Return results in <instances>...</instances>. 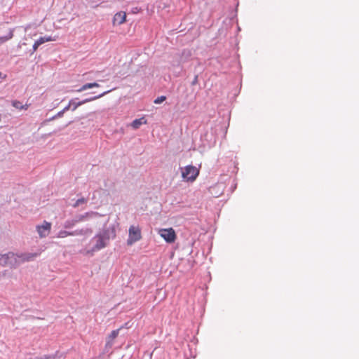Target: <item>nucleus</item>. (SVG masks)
<instances>
[{
  "instance_id": "nucleus-15",
  "label": "nucleus",
  "mask_w": 359,
  "mask_h": 359,
  "mask_svg": "<svg viewBox=\"0 0 359 359\" xmlns=\"http://www.w3.org/2000/svg\"><path fill=\"white\" fill-rule=\"evenodd\" d=\"M78 234L76 232H69V231H61L58 233V235H57V237L58 238H65L68 236H74V235H76Z\"/></svg>"
},
{
  "instance_id": "nucleus-14",
  "label": "nucleus",
  "mask_w": 359,
  "mask_h": 359,
  "mask_svg": "<svg viewBox=\"0 0 359 359\" xmlns=\"http://www.w3.org/2000/svg\"><path fill=\"white\" fill-rule=\"evenodd\" d=\"M56 39L55 37H52L50 36H43V37H40L38 40H36L40 45L46 43V42H49V41H55Z\"/></svg>"
},
{
  "instance_id": "nucleus-3",
  "label": "nucleus",
  "mask_w": 359,
  "mask_h": 359,
  "mask_svg": "<svg viewBox=\"0 0 359 359\" xmlns=\"http://www.w3.org/2000/svg\"><path fill=\"white\" fill-rule=\"evenodd\" d=\"M198 175L199 169L191 165H187L182 170V177L187 182H194Z\"/></svg>"
},
{
  "instance_id": "nucleus-2",
  "label": "nucleus",
  "mask_w": 359,
  "mask_h": 359,
  "mask_svg": "<svg viewBox=\"0 0 359 359\" xmlns=\"http://www.w3.org/2000/svg\"><path fill=\"white\" fill-rule=\"evenodd\" d=\"M38 256L37 253H28L21 255H15L13 252H8L4 255H0V265L15 266L20 262H29Z\"/></svg>"
},
{
  "instance_id": "nucleus-20",
  "label": "nucleus",
  "mask_w": 359,
  "mask_h": 359,
  "mask_svg": "<svg viewBox=\"0 0 359 359\" xmlns=\"http://www.w3.org/2000/svg\"><path fill=\"white\" fill-rule=\"evenodd\" d=\"M69 109H71V106H70V104H69H69H68V105H67V107H65L63 109V110H62V111L65 112V111H68V110H69Z\"/></svg>"
},
{
  "instance_id": "nucleus-4",
  "label": "nucleus",
  "mask_w": 359,
  "mask_h": 359,
  "mask_svg": "<svg viewBox=\"0 0 359 359\" xmlns=\"http://www.w3.org/2000/svg\"><path fill=\"white\" fill-rule=\"evenodd\" d=\"M141 230L138 226L132 225L128 230V245H132L135 242L141 240Z\"/></svg>"
},
{
  "instance_id": "nucleus-16",
  "label": "nucleus",
  "mask_w": 359,
  "mask_h": 359,
  "mask_svg": "<svg viewBox=\"0 0 359 359\" xmlns=\"http://www.w3.org/2000/svg\"><path fill=\"white\" fill-rule=\"evenodd\" d=\"M86 203H87V200L85 199L84 198H81L78 199L75 202V203L73 204V207L76 208V207L79 206L80 205L85 204Z\"/></svg>"
},
{
  "instance_id": "nucleus-12",
  "label": "nucleus",
  "mask_w": 359,
  "mask_h": 359,
  "mask_svg": "<svg viewBox=\"0 0 359 359\" xmlns=\"http://www.w3.org/2000/svg\"><path fill=\"white\" fill-rule=\"evenodd\" d=\"M147 123V120L144 118V117H142L140 118H137V119H135L132 123H131V126L133 127V128L134 129H137L139 128L143 124H146Z\"/></svg>"
},
{
  "instance_id": "nucleus-18",
  "label": "nucleus",
  "mask_w": 359,
  "mask_h": 359,
  "mask_svg": "<svg viewBox=\"0 0 359 359\" xmlns=\"http://www.w3.org/2000/svg\"><path fill=\"white\" fill-rule=\"evenodd\" d=\"M165 100H166V97L164 95H162V96L158 97L156 99H155L154 102L155 104H161Z\"/></svg>"
},
{
  "instance_id": "nucleus-6",
  "label": "nucleus",
  "mask_w": 359,
  "mask_h": 359,
  "mask_svg": "<svg viewBox=\"0 0 359 359\" xmlns=\"http://www.w3.org/2000/svg\"><path fill=\"white\" fill-rule=\"evenodd\" d=\"M111 90H107V91H105L104 93H102V94L97 95V96H95L94 97H91V98H88V99H86L84 100H82V101H80V102H76L75 100H71L69 101V104L71 106V109L72 111H74L77 109V107H79V106L86 103V102H90V101H93V100H95L96 99H98L102 96H104V95H106L107 93H109Z\"/></svg>"
},
{
  "instance_id": "nucleus-13",
  "label": "nucleus",
  "mask_w": 359,
  "mask_h": 359,
  "mask_svg": "<svg viewBox=\"0 0 359 359\" xmlns=\"http://www.w3.org/2000/svg\"><path fill=\"white\" fill-rule=\"evenodd\" d=\"M100 85L97 83H88L83 85L79 89H78L77 92H82L87 89L92 88L94 87H99Z\"/></svg>"
},
{
  "instance_id": "nucleus-8",
  "label": "nucleus",
  "mask_w": 359,
  "mask_h": 359,
  "mask_svg": "<svg viewBox=\"0 0 359 359\" xmlns=\"http://www.w3.org/2000/svg\"><path fill=\"white\" fill-rule=\"evenodd\" d=\"M126 20V12L121 11L116 13L113 18V25H120L123 24Z\"/></svg>"
},
{
  "instance_id": "nucleus-9",
  "label": "nucleus",
  "mask_w": 359,
  "mask_h": 359,
  "mask_svg": "<svg viewBox=\"0 0 359 359\" xmlns=\"http://www.w3.org/2000/svg\"><path fill=\"white\" fill-rule=\"evenodd\" d=\"M122 328L120 327L119 329L113 330L109 336L107 337L106 340V347L107 348H111L113 346L114 340L118 337L119 330Z\"/></svg>"
},
{
  "instance_id": "nucleus-19",
  "label": "nucleus",
  "mask_w": 359,
  "mask_h": 359,
  "mask_svg": "<svg viewBox=\"0 0 359 359\" xmlns=\"http://www.w3.org/2000/svg\"><path fill=\"white\" fill-rule=\"evenodd\" d=\"M39 46H41L39 43L37 41H36L33 45V52H35Z\"/></svg>"
},
{
  "instance_id": "nucleus-17",
  "label": "nucleus",
  "mask_w": 359,
  "mask_h": 359,
  "mask_svg": "<svg viewBox=\"0 0 359 359\" xmlns=\"http://www.w3.org/2000/svg\"><path fill=\"white\" fill-rule=\"evenodd\" d=\"M13 37V34L11 32L8 36H0V43H4Z\"/></svg>"
},
{
  "instance_id": "nucleus-23",
  "label": "nucleus",
  "mask_w": 359,
  "mask_h": 359,
  "mask_svg": "<svg viewBox=\"0 0 359 359\" xmlns=\"http://www.w3.org/2000/svg\"><path fill=\"white\" fill-rule=\"evenodd\" d=\"M1 121V114H0V121Z\"/></svg>"
},
{
  "instance_id": "nucleus-10",
  "label": "nucleus",
  "mask_w": 359,
  "mask_h": 359,
  "mask_svg": "<svg viewBox=\"0 0 359 359\" xmlns=\"http://www.w3.org/2000/svg\"><path fill=\"white\" fill-rule=\"evenodd\" d=\"M209 191L215 198L219 197L223 193L222 184H215L210 187Z\"/></svg>"
},
{
  "instance_id": "nucleus-7",
  "label": "nucleus",
  "mask_w": 359,
  "mask_h": 359,
  "mask_svg": "<svg viewBox=\"0 0 359 359\" xmlns=\"http://www.w3.org/2000/svg\"><path fill=\"white\" fill-rule=\"evenodd\" d=\"M51 229V224L48 222L44 221L41 225L36 226L37 232L41 238L46 237Z\"/></svg>"
},
{
  "instance_id": "nucleus-1",
  "label": "nucleus",
  "mask_w": 359,
  "mask_h": 359,
  "mask_svg": "<svg viewBox=\"0 0 359 359\" xmlns=\"http://www.w3.org/2000/svg\"><path fill=\"white\" fill-rule=\"evenodd\" d=\"M109 236L107 231L96 234L90 241L89 245L83 250V253L86 255H93L107 246Z\"/></svg>"
},
{
  "instance_id": "nucleus-22",
  "label": "nucleus",
  "mask_w": 359,
  "mask_h": 359,
  "mask_svg": "<svg viewBox=\"0 0 359 359\" xmlns=\"http://www.w3.org/2000/svg\"><path fill=\"white\" fill-rule=\"evenodd\" d=\"M0 77H1V78H3V79H4V78L6 77V75H4V76H3L2 74L0 72Z\"/></svg>"
},
{
  "instance_id": "nucleus-5",
  "label": "nucleus",
  "mask_w": 359,
  "mask_h": 359,
  "mask_svg": "<svg viewBox=\"0 0 359 359\" xmlns=\"http://www.w3.org/2000/svg\"><path fill=\"white\" fill-rule=\"evenodd\" d=\"M158 233L161 237L169 243H174L177 238L176 233L172 228L160 229Z\"/></svg>"
},
{
  "instance_id": "nucleus-11",
  "label": "nucleus",
  "mask_w": 359,
  "mask_h": 359,
  "mask_svg": "<svg viewBox=\"0 0 359 359\" xmlns=\"http://www.w3.org/2000/svg\"><path fill=\"white\" fill-rule=\"evenodd\" d=\"M11 104L13 107L18 110H27L29 107L30 106V104L26 103L23 104L20 101L16 100H13L11 102Z\"/></svg>"
},
{
  "instance_id": "nucleus-21",
  "label": "nucleus",
  "mask_w": 359,
  "mask_h": 359,
  "mask_svg": "<svg viewBox=\"0 0 359 359\" xmlns=\"http://www.w3.org/2000/svg\"><path fill=\"white\" fill-rule=\"evenodd\" d=\"M64 113H65V111H63L62 110V111H59V112L57 113V116H58V117H61V116L63 115V114H64Z\"/></svg>"
}]
</instances>
